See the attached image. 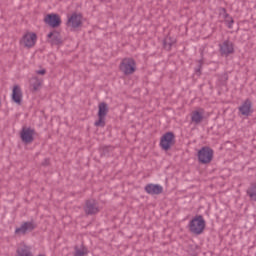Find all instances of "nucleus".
<instances>
[{
	"instance_id": "39448f33",
	"label": "nucleus",
	"mask_w": 256,
	"mask_h": 256,
	"mask_svg": "<svg viewBox=\"0 0 256 256\" xmlns=\"http://www.w3.org/2000/svg\"><path fill=\"white\" fill-rule=\"evenodd\" d=\"M175 145V134L173 132H166L160 139V147L163 151H169Z\"/></svg>"
},
{
	"instance_id": "f8f14e48",
	"label": "nucleus",
	"mask_w": 256,
	"mask_h": 256,
	"mask_svg": "<svg viewBox=\"0 0 256 256\" xmlns=\"http://www.w3.org/2000/svg\"><path fill=\"white\" fill-rule=\"evenodd\" d=\"M44 22L46 25H49V27H59V25H61V17H59V14H48L44 18Z\"/></svg>"
},
{
	"instance_id": "0eeeda50",
	"label": "nucleus",
	"mask_w": 256,
	"mask_h": 256,
	"mask_svg": "<svg viewBox=\"0 0 256 256\" xmlns=\"http://www.w3.org/2000/svg\"><path fill=\"white\" fill-rule=\"evenodd\" d=\"M85 215H97L101 209L99 208V202L95 199H88L85 201L83 207Z\"/></svg>"
},
{
	"instance_id": "dca6fc26",
	"label": "nucleus",
	"mask_w": 256,
	"mask_h": 256,
	"mask_svg": "<svg viewBox=\"0 0 256 256\" xmlns=\"http://www.w3.org/2000/svg\"><path fill=\"white\" fill-rule=\"evenodd\" d=\"M204 118L203 109L195 110L191 113V123H194V125H201Z\"/></svg>"
},
{
	"instance_id": "7ed1b4c3",
	"label": "nucleus",
	"mask_w": 256,
	"mask_h": 256,
	"mask_svg": "<svg viewBox=\"0 0 256 256\" xmlns=\"http://www.w3.org/2000/svg\"><path fill=\"white\" fill-rule=\"evenodd\" d=\"M198 161L199 163H201L202 165H207L209 164L211 161H213V149H211L208 146H204L202 147L199 151H198Z\"/></svg>"
},
{
	"instance_id": "1a4fd4ad",
	"label": "nucleus",
	"mask_w": 256,
	"mask_h": 256,
	"mask_svg": "<svg viewBox=\"0 0 256 256\" xmlns=\"http://www.w3.org/2000/svg\"><path fill=\"white\" fill-rule=\"evenodd\" d=\"M238 111L241 115L244 117H250V115L253 113V102L251 99H246L239 107Z\"/></svg>"
},
{
	"instance_id": "6ab92c4d",
	"label": "nucleus",
	"mask_w": 256,
	"mask_h": 256,
	"mask_svg": "<svg viewBox=\"0 0 256 256\" xmlns=\"http://www.w3.org/2000/svg\"><path fill=\"white\" fill-rule=\"evenodd\" d=\"M177 43V39L171 37V36H166L163 40V47L166 51H171V48L173 45Z\"/></svg>"
},
{
	"instance_id": "4468645a",
	"label": "nucleus",
	"mask_w": 256,
	"mask_h": 256,
	"mask_svg": "<svg viewBox=\"0 0 256 256\" xmlns=\"http://www.w3.org/2000/svg\"><path fill=\"white\" fill-rule=\"evenodd\" d=\"M144 191H146L148 195H161V193H163V186L159 184H147Z\"/></svg>"
},
{
	"instance_id": "cd10ccee",
	"label": "nucleus",
	"mask_w": 256,
	"mask_h": 256,
	"mask_svg": "<svg viewBox=\"0 0 256 256\" xmlns=\"http://www.w3.org/2000/svg\"><path fill=\"white\" fill-rule=\"evenodd\" d=\"M42 165H49V159H45Z\"/></svg>"
},
{
	"instance_id": "f3484780",
	"label": "nucleus",
	"mask_w": 256,
	"mask_h": 256,
	"mask_svg": "<svg viewBox=\"0 0 256 256\" xmlns=\"http://www.w3.org/2000/svg\"><path fill=\"white\" fill-rule=\"evenodd\" d=\"M48 39L50 40L51 45H61L63 43V39L61 38V34L57 31L50 32L47 35Z\"/></svg>"
},
{
	"instance_id": "f03ea898",
	"label": "nucleus",
	"mask_w": 256,
	"mask_h": 256,
	"mask_svg": "<svg viewBox=\"0 0 256 256\" xmlns=\"http://www.w3.org/2000/svg\"><path fill=\"white\" fill-rule=\"evenodd\" d=\"M137 69V63L133 58H124L120 63V71L124 75H133Z\"/></svg>"
},
{
	"instance_id": "bb28decb",
	"label": "nucleus",
	"mask_w": 256,
	"mask_h": 256,
	"mask_svg": "<svg viewBox=\"0 0 256 256\" xmlns=\"http://www.w3.org/2000/svg\"><path fill=\"white\" fill-rule=\"evenodd\" d=\"M221 79L222 81H227V79H229V76L227 74H223Z\"/></svg>"
},
{
	"instance_id": "5701e85b",
	"label": "nucleus",
	"mask_w": 256,
	"mask_h": 256,
	"mask_svg": "<svg viewBox=\"0 0 256 256\" xmlns=\"http://www.w3.org/2000/svg\"><path fill=\"white\" fill-rule=\"evenodd\" d=\"M225 22L227 23V26L229 29L233 28V23H235V21L233 20V17L229 16V14H225Z\"/></svg>"
},
{
	"instance_id": "ddd939ff",
	"label": "nucleus",
	"mask_w": 256,
	"mask_h": 256,
	"mask_svg": "<svg viewBox=\"0 0 256 256\" xmlns=\"http://www.w3.org/2000/svg\"><path fill=\"white\" fill-rule=\"evenodd\" d=\"M35 41H37V34L27 33L23 36L20 43L24 45V47H28L30 49L31 47L35 46Z\"/></svg>"
},
{
	"instance_id": "423d86ee",
	"label": "nucleus",
	"mask_w": 256,
	"mask_h": 256,
	"mask_svg": "<svg viewBox=\"0 0 256 256\" xmlns=\"http://www.w3.org/2000/svg\"><path fill=\"white\" fill-rule=\"evenodd\" d=\"M35 129L31 127H23L20 131V139L22 143H25L26 145H30V143H33L35 141Z\"/></svg>"
},
{
	"instance_id": "6e6552de",
	"label": "nucleus",
	"mask_w": 256,
	"mask_h": 256,
	"mask_svg": "<svg viewBox=\"0 0 256 256\" xmlns=\"http://www.w3.org/2000/svg\"><path fill=\"white\" fill-rule=\"evenodd\" d=\"M35 229H37L35 222H23L20 227L15 229V235H27V233H31V231H35Z\"/></svg>"
},
{
	"instance_id": "a211bd4d",
	"label": "nucleus",
	"mask_w": 256,
	"mask_h": 256,
	"mask_svg": "<svg viewBox=\"0 0 256 256\" xmlns=\"http://www.w3.org/2000/svg\"><path fill=\"white\" fill-rule=\"evenodd\" d=\"M17 256H33V252H31V247L21 244L20 247L16 251Z\"/></svg>"
},
{
	"instance_id": "9b49d317",
	"label": "nucleus",
	"mask_w": 256,
	"mask_h": 256,
	"mask_svg": "<svg viewBox=\"0 0 256 256\" xmlns=\"http://www.w3.org/2000/svg\"><path fill=\"white\" fill-rule=\"evenodd\" d=\"M221 55L229 57L235 53V45L230 40H225L222 44L219 45Z\"/></svg>"
},
{
	"instance_id": "a878e982",
	"label": "nucleus",
	"mask_w": 256,
	"mask_h": 256,
	"mask_svg": "<svg viewBox=\"0 0 256 256\" xmlns=\"http://www.w3.org/2000/svg\"><path fill=\"white\" fill-rule=\"evenodd\" d=\"M102 151H103V155H105L106 153H109V148L107 146L102 147Z\"/></svg>"
},
{
	"instance_id": "b1692460",
	"label": "nucleus",
	"mask_w": 256,
	"mask_h": 256,
	"mask_svg": "<svg viewBox=\"0 0 256 256\" xmlns=\"http://www.w3.org/2000/svg\"><path fill=\"white\" fill-rule=\"evenodd\" d=\"M201 67H202V64L201 62H199L198 68L195 69V73L196 75H198V77L201 75Z\"/></svg>"
},
{
	"instance_id": "f257e3e1",
	"label": "nucleus",
	"mask_w": 256,
	"mask_h": 256,
	"mask_svg": "<svg viewBox=\"0 0 256 256\" xmlns=\"http://www.w3.org/2000/svg\"><path fill=\"white\" fill-rule=\"evenodd\" d=\"M206 222L202 215H196L189 222V231L194 235H201L205 231Z\"/></svg>"
},
{
	"instance_id": "4be33fe9",
	"label": "nucleus",
	"mask_w": 256,
	"mask_h": 256,
	"mask_svg": "<svg viewBox=\"0 0 256 256\" xmlns=\"http://www.w3.org/2000/svg\"><path fill=\"white\" fill-rule=\"evenodd\" d=\"M75 256H85L87 255V249L85 248H79V247H75Z\"/></svg>"
},
{
	"instance_id": "9d476101",
	"label": "nucleus",
	"mask_w": 256,
	"mask_h": 256,
	"mask_svg": "<svg viewBox=\"0 0 256 256\" xmlns=\"http://www.w3.org/2000/svg\"><path fill=\"white\" fill-rule=\"evenodd\" d=\"M67 25L73 29L81 27V25H83V15L76 12L72 13V15L68 18Z\"/></svg>"
},
{
	"instance_id": "412c9836",
	"label": "nucleus",
	"mask_w": 256,
	"mask_h": 256,
	"mask_svg": "<svg viewBox=\"0 0 256 256\" xmlns=\"http://www.w3.org/2000/svg\"><path fill=\"white\" fill-rule=\"evenodd\" d=\"M31 85L33 87V91H39V88L41 87V80H39L37 77H34L32 79Z\"/></svg>"
},
{
	"instance_id": "aec40b11",
	"label": "nucleus",
	"mask_w": 256,
	"mask_h": 256,
	"mask_svg": "<svg viewBox=\"0 0 256 256\" xmlns=\"http://www.w3.org/2000/svg\"><path fill=\"white\" fill-rule=\"evenodd\" d=\"M246 194L248 195L250 201L256 202V183H251L249 188L246 190Z\"/></svg>"
},
{
	"instance_id": "20e7f679",
	"label": "nucleus",
	"mask_w": 256,
	"mask_h": 256,
	"mask_svg": "<svg viewBox=\"0 0 256 256\" xmlns=\"http://www.w3.org/2000/svg\"><path fill=\"white\" fill-rule=\"evenodd\" d=\"M107 113H109V105L105 102H101L98 105V120L94 123L95 127H105Z\"/></svg>"
},
{
	"instance_id": "2eb2a0df",
	"label": "nucleus",
	"mask_w": 256,
	"mask_h": 256,
	"mask_svg": "<svg viewBox=\"0 0 256 256\" xmlns=\"http://www.w3.org/2000/svg\"><path fill=\"white\" fill-rule=\"evenodd\" d=\"M23 99V92L21 91V87L19 85H15L12 90V101L17 103V105H21V101Z\"/></svg>"
},
{
	"instance_id": "393cba45",
	"label": "nucleus",
	"mask_w": 256,
	"mask_h": 256,
	"mask_svg": "<svg viewBox=\"0 0 256 256\" xmlns=\"http://www.w3.org/2000/svg\"><path fill=\"white\" fill-rule=\"evenodd\" d=\"M37 75H45V73H47V70L42 69V70H38L36 71Z\"/></svg>"
}]
</instances>
